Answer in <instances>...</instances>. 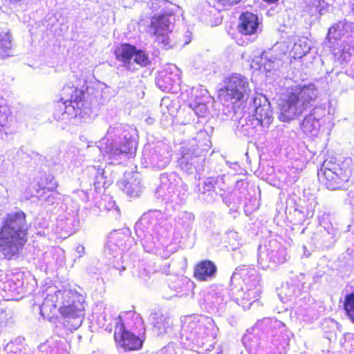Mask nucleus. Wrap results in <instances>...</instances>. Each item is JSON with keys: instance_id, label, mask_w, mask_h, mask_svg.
Masks as SVG:
<instances>
[{"instance_id": "f03ea898", "label": "nucleus", "mask_w": 354, "mask_h": 354, "mask_svg": "<svg viewBox=\"0 0 354 354\" xmlns=\"http://www.w3.org/2000/svg\"><path fill=\"white\" fill-rule=\"evenodd\" d=\"M180 344L186 349L210 351L216 344L217 328L210 317L192 315L181 318Z\"/></svg>"}, {"instance_id": "58836bf2", "label": "nucleus", "mask_w": 354, "mask_h": 354, "mask_svg": "<svg viewBox=\"0 0 354 354\" xmlns=\"http://www.w3.org/2000/svg\"><path fill=\"white\" fill-rule=\"evenodd\" d=\"M300 277L301 279L299 280V283L289 284L288 283L285 286L282 287L280 294H284L287 299H291L297 294V292L299 291L300 283H303L301 281L304 279V275L301 274Z\"/></svg>"}, {"instance_id": "dca6fc26", "label": "nucleus", "mask_w": 354, "mask_h": 354, "mask_svg": "<svg viewBox=\"0 0 354 354\" xmlns=\"http://www.w3.org/2000/svg\"><path fill=\"white\" fill-rule=\"evenodd\" d=\"M143 332H133L125 330L122 326H115L114 339L117 344L125 351L139 350L143 343V339L140 337Z\"/></svg>"}, {"instance_id": "7c9ffc66", "label": "nucleus", "mask_w": 354, "mask_h": 354, "mask_svg": "<svg viewBox=\"0 0 354 354\" xmlns=\"http://www.w3.org/2000/svg\"><path fill=\"white\" fill-rule=\"evenodd\" d=\"M57 187L56 182H53V177H50V183L47 187H42V192L37 191L39 201L46 205H52L58 200V194L53 192Z\"/></svg>"}, {"instance_id": "2eb2a0df", "label": "nucleus", "mask_w": 354, "mask_h": 354, "mask_svg": "<svg viewBox=\"0 0 354 354\" xmlns=\"http://www.w3.org/2000/svg\"><path fill=\"white\" fill-rule=\"evenodd\" d=\"M174 17L168 15H154L151 19L149 32L155 37L156 41L163 47L171 48L169 34L174 26Z\"/></svg>"}, {"instance_id": "8fccbe9b", "label": "nucleus", "mask_w": 354, "mask_h": 354, "mask_svg": "<svg viewBox=\"0 0 354 354\" xmlns=\"http://www.w3.org/2000/svg\"><path fill=\"white\" fill-rule=\"evenodd\" d=\"M232 238L235 239L237 236L236 232H230L229 234Z\"/></svg>"}, {"instance_id": "79ce46f5", "label": "nucleus", "mask_w": 354, "mask_h": 354, "mask_svg": "<svg viewBox=\"0 0 354 354\" xmlns=\"http://www.w3.org/2000/svg\"><path fill=\"white\" fill-rule=\"evenodd\" d=\"M160 354H180V351L174 343H169L160 351Z\"/></svg>"}, {"instance_id": "473e14b6", "label": "nucleus", "mask_w": 354, "mask_h": 354, "mask_svg": "<svg viewBox=\"0 0 354 354\" xmlns=\"http://www.w3.org/2000/svg\"><path fill=\"white\" fill-rule=\"evenodd\" d=\"M259 126H261L259 121L252 115L241 118L237 127L243 135L250 137L255 134Z\"/></svg>"}, {"instance_id": "bb28decb", "label": "nucleus", "mask_w": 354, "mask_h": 354, "mask_svg": "<svg viewBox=\"0 0 354 354\" xmlns=\"http://www.w3.org/2000/svg\"><path fill=\"white\" fill-rule=\"evenodd\" d=\"M171 155L165 147H157L148 157L152 167L162 169L170 162Z\"/></svg>"}, {"instance_id": "c03bdc74", "label": "nucleus", "mask_w": 354, "mask_h": 354, "mask_svg": "<svg viewBox=\"0 0 354 354\" xmlns=\"http://www.w3.org/2000/svg\"><path fill=\"white\" fill-rule=\"evenodd\" d=\"M218 3L223 6H231L239 3L241 0H216Z\"/></svg>"}, {"instance_id": "423d86ee", "label": "nucleus", "mask_w": 354, "mask_h": 354, "mask_svg": "<svg viewBox=\"0 0 354 354\" xmlns=\"http://www.w3.org/2000/svg\"><path fill=\"white\" fill-rule=\"evenodd\" d=\"M318 94V88L312 83L292 87L288 99L281 104L279 120L286 122L295 119L313 105Z\"/></svg>"}, {"instance_id": "f257e3e1", "label": "nucleus", "mask_w": 354, "mask_h": 354, "mask_svg": "<svg viewBox=\"0 0 354 354\" xmlns=\"http://www.w3.org/2000/svg\"><path fill=\"white\" fill-rule=\"evenodd\" d=\"M40 314L50 321L60 314L66 328L77 330L84 319L82 296L70 290H49L40 306Z\"/></svg>"}, {"instance_id": "39448f33", "label": "nucleus", "mask_w": 354, "mask_h": 354, "mask_svg": "<svg viewBox=\"0 0 354 354\" xmlns=\"http://www.w3.org/2000/svg\"><path fill=\"white\" fill-rule=\"evenodd\" d=\"M135 232L148 252L152 251L158 242L163 243L168 235L166 221L159 211L143 214L135 225Z\"/></svg>"}, {"instance_id": "393cba45", "label": "nucleus", "mask_w": 354, "mask_h": 354, "mask_svg": "<svg viewBox=\"0 0 354 354\" xmlns=\"http://www.w3.org/2000/svg\"><path fill=\"white\" fill-rule=\"evenodd\" d=\"M217 272L215 263L209 260H203L196 265L194 277L199 281H207L214 279Z\"/></svg>"}, {"instance_id": "b1692460", "label": "nucleus", "mask_w": 354, "mask_h": 354, "mask_svg": "<svg viewBox=\"0 0 354 354\" xmlns=\"http://www.w3.org/2000/svg\"><path fill=\"white\" fill-rule=\"evenodd\" d=\"M328 6V4L325 0H304L303 15L317 19L324 13Z\"/></svg>"}, {"instance_id": "a211bd4d", "label": "nucleus", "mask_w": 354, "mask_h": 354, "mask_svg": "<svg viewBox=\"0 0 354 354\" xmlns=\"http://www.w3.org/2000/svg\"><path fill=\"white\" fill-rule=\"evenodd\" d=\"M254 108V118L259 121L261 127L268 128L273 121L272 111L268 100L262 97H257L253 99Z\"/></svg>"}, {"instance_id": "de8ad7c7", "label": "nucleus", "mask_w": 354, "mask_h": 354, "mask_svg": "<svg viewBox=\"0 0 354 354\" xmlns=\"http://www.w3.org/2000/svg\"><path fill=\"white\" fill-rule=\"evenodd\" d=\"M11 352L13 353V354H30L29 352H28L26 350H24V351L20 350L19 351H15V352L11 351Z\"/></svg>"}, {"instance_id": "37998d69", "label": "nucleus", "mask_w": 354, "mask_h": 354, "mask_svg": "<svg viewBox=\"0 0 354 354\" xmlns=\"http://www.w3.org/2000/svg\"><path fill=\"white\" fill-rule=\"evenodd\" d=\"M214 297L212 299L214 304L218 306V308H222L223 301H225L224 295L222 292H215L212 295V297Z\"/></svg>"}, {"instance_id": "3c124183", "label": "nucleus", "mask_w": 354, "mask_h": 354, "mask_svg": "<svg viewBox=\"0 0 354 354\" xmlns=\"http://www.w3.org/2000/svg\"><path fill=\"white\" fill-rule=\"evenodd\" d=\"M297 313L299 315H304V314L303 313V311L301 310V309H299L298 308L297 310Z\"/></svg>"}, {"instance_id": "0eeeda50", "label": "nucleus", "mask_w": 354, "mask_h": 354, "mask_svg": "<svg viewBox=\"0 0 354 354\" xmlns=\"http://www.w3.org/2000/svg\"><path fill=\"white\" fill-rule=\"evenodd\" d=\"M319 182L328 189L344 188L351 176V169L346 162L342 165L325 161L317 172Z\"/></svg>"}, {"instance_id": "aec40b11", "label": "nucleus", "mask_w": 354, "mask_h": 354, "mask_svg": "<svg viewBox=\"0 0 354 354\" xmlns=\"http://www.w3.org/2000/svg\"><path fill=\"white\" fill-rule=\"evenodd\" d=\"M115 326H122L125 330L133 332L144 333L145 330L143 321L140 315L133 311L125 313L123 316H120L119 321Z\"/></svg>"}, {"instance_id": "f3484780", "label": "nucleus", "mask_w": 354, "mask_h": 354, "mask_svg": "<svg viewBox=\"0 0 354 354\" xmlns=\"http://www.w3.org/2000/svg\"><path fill=\"white\" fill-rule=\"evenodd\" d=\"M327 111L323 106H316L313 108L310 113L305 116L301 123V127L306 134L315 136L317 134L322 124L324 122V117L326 115Z\"/></svg>"}, {"instance_id": "4468645a", "label": "nucleus", "mask_w": 354, "mask_h": 354, "mask_svg": "<svg viewBox=\"0 0 354 354\" xmlns=\"http://www.w3.org/2000/svg\"><path fill=\"white\" fill-rule=\"evenodd\" d=\"M271 325L277 328L272 335L271 345L266 349L259 348L254 354H285L289 346L291 333L286 330L285 325L278 320L266 319Z\"/></svg>"}, {"instance_id": "f704fd0d", "label": "nucleus", "mask_w": 354, "mask_h": 354, "mask_svg": "<svg viewBox=\"0 0 354 354\" xmlns=\"http://www.w3.org/2000/svg\"><path fill=\"white\" fill-rule=\"evenodd\" d=\"M151 9L155 12L160 11V15H167L171 17V15L177 12L179 7L166 0H153L151 3Z\"/></svg>"}, {"instance_id": "9d476101", "label": "nucleus", "mask_w": 354, "mask_h": 354, "mask_svg": "<svg viewBox=\"0 0 354 354\" xmlns=\"http://www.w3.org/2000/svg\"><path fill=\"white\" fill-rule=\"evenodd\" d=\"M84 91L74 86H65L61 91V99L54 115L57 120L76 117L83 106Z\"/></svg>"}, {"instance_id": "4d7b16f0", "label": "nucleus", "mask_w": 354, "mask_h": 354, "mask_svg": "<svg viewBox=\"0 0 354 354\" xmlns=\"http://www.w3.org/2000/svg\"><path fill=\"white\" fill-rule=\"evenodd\" d=\"M354 354V353H353Z\"/></svg>"}, {"instance_id": "c756f323", "label": "nucleus", "mask_w": 354, "mask_h": 354, "mask_svg": "<svg viewBox=\"0 0 354 354\" xmlns=\"http://www.w3.org/2000/svg\"><path fill=\"white\" fill-rule=\"evenodd\" d=\"M313 42L307 37L299 38L293 44L290 55L294 59H300L310 53Z\"/></svg>"}, {"instance_id": "72a5a7b5", "label": "nucleus", "mask_w": 354, "mask_h": 354, "mask_svg": "<svg viewBox=\"0 0 354 354\" xmlns=\"http://www.w3.org/2000/svg\"><path fill=\"white\" fill-rule=\"evenodd\" d=\"M281 59L273 55L272 50L263 52L260 57V68H263L267 72H271L279 68Z\"/></svg>"}, {"instance_id": "09e8293b", "label": "nucleus", "mask_w": 354, "mask_h": 354, "mask_svg": "<svg viewBox=\"0 0 354 354\" xmlns=\"http://www.w3.org/2000/svg\"><path fill=\"white\" fill-rule=\"evenodd\" d=\"M169 102V99L163 98L161 101L160 106H162L164 104L167 106V102Z\"/></svg>"}, {"instance_id": "a878e982", "label": "nucleus", "mask_w": 354, "mask_h": 354, "mask_svg": "<svg viewBox=\"0 0 354 354\" xmlns=\"http://www.w3.org/2000/svg\"><path fill=\"white\" fill-rule=\"evenodd\" d=\"M129 177L118 182V185L130 197L139 196L142 192V185L138 174H130Z\"/></svg>"}, {"instance_id": "1a4fd4ad", "label": "nucleus", "mask_w": 354, "mask_h": 354, "mask_svg": "<svg viewBox=\"0 0 354 354\" xmlns=\"http://www.w3.org/2000/svg\"><path fill=\"white\" fill-rule=\"evenodd\" d=\"M250 92L248 79L239 74H233L226 80L225 89L220 91V98L227 106L231 104L234 107H240L248 99Z\"/></svg>"}, {"instance_id": "7ed1b4c3", "label": "nucleus", "mask_w": 354, "mask_h": 354, "mask_svg": "<svg viewBox=\"0 0 354 354\" xmlns=\"http://www.w3.org/2000/svg\"><path fill=\"white\" fill-rule=\"evenodd\" d=\"M28 225L26 215L21 212L8 214L0 230V255L11 259L16 257L26 242Z\"/></svg>"}, {"instance_id": "9b49d317", "label": "nucleus", "mask_w": 354, "mask_h": 354, "mask_svg": "<svg viewBox=\"0 0 354 354\" xmlns=\"http://www.w3.org/2000/svg\"><path fill=\"white\" fill-rule=\"evenodd\" d=\"M117 60L121 66L131 72L148 66L151 61L148 54L128 44H122L115 51Z\"/></svg>"}, {"instance_id": "4c0bfd02", "label": "nucleus", "mask_w": 354, "mask_h": 354, "mask_svg": "<svg viewBox=\"0 0 354 354\" xmlns=\"http://www.w3.org/2000/svg\"><path fill=\"white\" fill-rule=\"evenodd\" d=\"M257 330L258 328L257 326L251 328L250 330H248L242 339L243 344L250 353L254 350H256V347L259 344V339L254 335L255 334H257V333H256V330Z\"/></svg>"}, {"instance_id": "c85d7f7f", "label": "nucleus", "mask_w": 354, "mask_h": 354, "mask_svg": "<svg viewBox=\"0 0 354 354\" xmlns=\"http://www.w3.org/2000/svg\"><path fill=\"white\" fill-rule=\"evenodd\" d=\"M12 36L9 29L0 24V59H5L11 54Z\"/></svg>"}, {"instance_id": "864d4df0", "label": "nucleus", "mask_w": 354, "mask_h": 354, "mask_svg": "<svg viewBox=\"0 0 354 354\" xmlns=\"http://www.w3.org/2000/svg\"><path fill=\"white\" fill-rule=\"evenodd\" d=\"M191 120H192L191 118H189V119L185 120V122H183V123L185 124H189V123L191 122Z\"/></svg>"}, {"instance_id": "20e7f679", "label": "nucleus", "mask_w": 354, "mask_h": 354, "mask_svg": "<svg viewBox=\"0 0 354 354\" xmlns=\"http://www.w3.org/2000/svg\"><path fill=\"white\" fill-rule=\"evenodd\" d=\"M136 129L122 124L111 125L106 136L99 142L98 148L104 156L117 160L127 156L136 149Z\"/></svg>"}, {"instance_id": "6e6d98bb", "label": "nucleus", "mask_w": 354, "mask_h": 354, "mask_svg": "<svg viewBox=\"0 0 354 354\" xmlns=\"http://www.w3.org/2000/svg\"><path fill=\"white\" fill-rule=\"evenodd\" d=\"M304 254L305 256H306V257H308L310 254H309V253H308V254H306V253L304 252Z\"/></svg>"}, {"instance_id": "6ab92c4d", "label": "nucleus", "mask_w": 354, "mask_h": 354, "mask_svg": "<svg viewBox=\"0 0 354 354\" xmlns=\"http://www.w3.org/2000/svg\"><path fill=\"white\" fill-rule=\"evenodd\" d=\"M178 68L176 66H171L158 73L156 78V84L162 91L173 92L174 84L178 83Z\"/></svg>"}, {"instance_id": "412c9836", "label": "nucleus", "mask_w": 354, "mask_h": 354, "mask_svg": "<svg viewBox=\"0 0 354 354\" xmlns=\"http://www.w3.org/2000/svg\"><path fill=\"white\" fill-rule=\"evenodd\" d=\"M259 21L258 17L249 12H243L239 17V31L245 35L257 34L259 31Z\"/></svg>"}, {"instance_id": "a19ab883", "label": "nucleus", "mask_w": 354, "mask_h": 354, "mask_svg": "<svg viewBox=\"0 0 354 354\" xmlns=\"http://www.w3.org/2000/svg\"><path fill=\"white\" fill-rule=\"evenodd\" d=\"M341 344L346 351H348L349 352H354V334H345L343 339L341 340Z\"/></svg>"}, {"instance_id": "c9c22d12", "label": "nucleus", "mask_w": 354, "mask_h": 354, "mask_svg": "<svg viewBox=\"0 0 354 354\" xmlns=\"http://www.w3.org/2000/svg\"><path fill=\"white\" fill-rule=\"evenodd\" d=\"M216 180L214 178L209 177L205 180L202 187H199V192L201 197L207 203H211L214 201V186Z\"/></svg>"}, {"instance_id": "cd10ccee", "label": "nucleus", "mask_w": 354, "mask_h": 354, "mask_svg": "<svg viewBox=\"0 0 354 354\" xmlns=\"http://www.w3.org/2000/svg\"><path fill=\"white\" fill-rule=\"evenodd\" d=\"M41 354H68L66 344L62 340L51 339L39 346Z\"/></svg>"}, {"instance_id": "5fc2aeb1", "label": "nucleus", "mask_w": 354, "mask_h": 354, "mask_svg": "<svg viewBox=\"0 0 354 354\" xmlns=\"http://www.w3.org/2000/svg\"><path fill=\"white\" fill-rule=\"evenodd\" d=\"M107 245H108V248H110L112 245V241H109Z\"/></svg>"}, {"instance_id": "e433bc0d", "label": "nucleus", "mask_w": 354, "mask_h": 354, "mask_svg": "<svg viewBox=\"0 0 354 354\" xmlns=\"http://www.w3.org/2000/svg\"><path fill=\"white\" fill-rule=\"evenodd\" d=\"M351 28V24L346 21H339L333 24L329 29L327 35V39H338L348 32Z\"/></svg>"}, {"instance_id": "4be33fe9", "label": "nucleus", "mask_w": 354, "mask_h": 354, "mask_svg": "<svg viewBox=\"0 0 354 354\" xmlns=\"http://www.w3.org/2000/svg\"><path fill=\"white\" fill-rule=\"evenodd\" d=\"M207 91H203L198 88H192V95L194 97L193 101L189 102V108L191 111L194 112L195 115L198 117H203L207 112V106L206 105Z\"/></svg>"}, {"instance_id": "ddd939ff", "label": "nucleus", "mask_w": 354, "mask_h": 354, "mask_svg": "<svg viewBox=\"0 0 354 354\" xmlns=\"http://www.w3.org/2000/svg\"><path fill=\"white\" fill-rule=\"evenodd\" d=\"M287 261L284 247L277 241H270L264 248H259L258 263L262 269H273Z\"/></svg>"}, {"instance_id": "603ef678", "label": "nucleus", "mask_w": 354, "mask_h": 354, "mask_svg": "<svg viewBox=\"0 0 354 354\" xmlns=\"http://www.w3.org/2000/svg\"><path fill=\"white\" fill-rule=\"evenodd\" d=\"M153 120L152 118H148V119L147 120V122L148 123H149V124L153 123Z\"/></svg>"}, {"instance_id": "a18cd8bd", "label": "nucleus", "mask_w": 354, "mask_h": 354, "mask_svg": "<svg viewBox=\"0 0 354 354\" xmlns=\"http://www.w3.org/2000/svg\"><path fill=\"white\" fill-rule=\"evenodd\" d=\"M76 252L79 254V257H82L84 253V248L83 245H79L76 248Z\"/></svg>"}, {"instance_id": "5701e85b", "label": "nucleus", "mask_w": 354, "mask_h": 354, "mask_svg": "<svg viewBox=\"0 0 354 354\" xmlns=\"http://www.w3.org/2000/svg\"><path fill=\"white\" fill-rule=\"evenodd\" d=\"M205 150V149H198L197 151L194 149V153L192 154L189 153L183 154L180 160L182 169L189 174L193 173L194 170H196L205 160V154H203Z\"/></svg>"}, {"instance_id": "f8f14e48", "label": "nucleus", "mask_w": 354, "mask_h": 354, "mask_svg": "<svg viewBox=\"0 0 354 354\" xmlns=\"http://www.w3.org/2000/svg\"><path fill=\"white\" fill-rule=\"evenodd\" d=\"M175 174L166 175L162 174L160 177V185L156 190V193L162 200L167 202L180 203L183 202L187 196V192L185 187L178 185L176 182Z\"/></svg>"}, {"instance_id": "ea45409f", "label": "nucleus", "mask_w": 354, "mask_h": 354, "mask_svg": "<svg viewBox=\"0 0 354 354\" xmlns=\"http://www.w3.org/2000/svg\"><path fill=\"white\" fill-rule=\"evenodd\" d=\"M344 307L348 317L354 323V294H350L346 296Z\"/></svg>"}, {"instance_id": "6e6552de", "label": "nucleus", "mask_w": 354, "mask_h": 354, "mask_svg": "<svg viewBox=\"0 0 354 354\" xmlns=\"http://www.w3.org/2000/svg\"><path fill=\"white\" fill-rule=\"evenodd\" d=\"M243 285L235 295L234 300L243 309H248L258 299L261 293L260 279L254 268H244L240 273Z\"/></svg>"}, {"instance_id": "2f4dec72", "label": "nucleus", "mask_w": 354, "mask_h": 354, "mask_svg": "<svg viewBox=\"0 0 354 354\" xmlns=\"http://www.w3.org/2000/svg\"><path fill=\"white\" fill-rule=\"evenodd\" d=\"M150 320L153 326V330L158 335H163L167 333L172 322L169 317L158 313H153L150 315Z\"/></svg>"}, {"instance_id": "49530a36", "label": "nucleus", "mask_w": 354, "mask_h": 354, "mask_svg": "<svg viewBox=\"0 0 354 354\" xmlns=\"http://www.w3.org/2000/svg\"><path fill=\"white\" fill-rule=\"evenodd\" d=\"M139 277H140L143 281H147V278L149 277V273L146 272L145 274L140 272Z\"/></svg>"}]
</instances>
